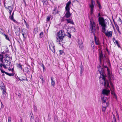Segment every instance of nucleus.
Instances as JSON below:
<instances>
[{
	"label": "nucleus",
	"mask_w": 122,
	"mask_h": 122,
	"mask_svg": "<svg viewBox=\"0 0 122 122\" xmlns=\"http://www.w3.org/2000/svg\"><path fill=\"white\" fill-rule=\"evenodd\" d=\"M49 48H50V49H53V50L54 51H55L54 46L53 45H51L50 44L49 45Z\"/></svg>",
	"instance_id": "obj_25"
},
{
	"label": "nucleus",
	"mask_w": 122,
	"mask_h": 122,
	"mask_svg": "<svg viewBox=\"0 0 122 122\" xmlns=\"http://www.w3.org/2000/svg\"><path fill=\"white\" fill-rule=\"evenodd\" d=\"M25 71L27 73L30 72V68H28L27 67H25Z\"/></svg>",
	"instance_id": "obj_26"
},
{
	"label": "nucleus",
	"mask_w": 122,
	"mask_h": 122,
	"mask_svg": "<svg viewBox=\"0 0 122 122\" xmlns=\"http://www.w3.org/2000/svg\"><path fill=\"white\" fill-rule=\"evenodd\" d=\"M41 66L42 67H43V69H44V66L43 64H42Z\"/></svg>",
	"instance_id": "obj_57"
},
{
	"label": "nucleus",
	"mask_w": 122,
	"mask_h": 122,
	"mask_svg": "<svg viewBox=\"0 0 122 122\" xmlns=\"http://www.w3.org/2000/svg\"><path fill=\"white\" fill-rule=\"evenodd\" d=\"M10 66L9 64H5V63L4 62H3V63H1L0 64V69H2V66L4 68L6 69L7 68V67H6L7 66Z\"/></svg>",
	"instance_id": "obj_10"
},
{
	"label": "nucleus",
	"mask_w": 122,
	"mask_h": 122,
	"mask_svg": "<svg viewBox=\"0 0 122 122\" xmlns=\"http://www.w3.org/2000/svg\"><path fill=\"white\" fill-rule=\"evenodd\" d=\"M118 22H119L120 23H119L120 24H121L122 23V20L120 18H119V19L118 20Z\"/></svg>",
	"instance_id": "obj_50"
},
{
	"label": "nucleus",
	"mask_w": 122,
	"mask_h": 122,
	"mask_svg": "<svg viewBox=\"0 0 122 122\" xmlns=\"http://www.w3.org/2000/svg\"><path fill=\"white\" fill-rule=\"evenodd\" d=\"M26 30L25 29H23L22 31V33H23L24 34L27 35V33L26 32Z\"/></svg>",
	"instance_id": "obj_36"
},
{
	"label": "nucleus",
	"mask_w": 122,
	"mask_h": 122,
	"mask_svg": "<svg viewBox=\"0 0 122 122\" xmlns=\"http://www.w3.org/2000/svg\"><path fill=\"white\" fill-rule=\"evenodd\" d=\"M6 8L8 9L9 11H12L13 9L12 7L11 6H9L8 8L6 7Z\"/></svg>",
	"instance_id": "obj_33"
},
{
	"label": "nucleus",
	"mask_w": 122,
	"mask_h": 122,
	"mask_svg": "<svg viewBox=\"0 0 122 122\" xmlns=\"http://www.w3.org/2000/svg\"><path fill=\"white\" fill-rule=\"evenodd\" d=\"M71 2L70 1H69L66 4V5L65 7V9H70L69 5L71 4Z\"/></svg>",
	"instance_id": "obj_16"
},
{
	"label": "nucleus",
	"mask_w": 122,
	"mask_h": 122,
	"mask_svg": "<svg viewBox=\"0 0 122 122\" xmlns=\"http://www.w3.org/2000/svg\"><path fill=\"white\" fill-rule=\"evenodd\" d=\"M5 56H6V57L5 58L4 60L5 61V62L6 63H7L9 62V66L10 65V64H11V62L10 61H9V60L10 59V58H9V57H8L9 55H8L6 54L5 55Z\"/></svg>",
	"instance_id": "obj_12"
},
{
	"label": "nucleus",
	"mask_w": 122,
	"mask_h": 122,
	"mask_svg": "<svg viewBox=\"0 0 122 122\" xmlns=\"http://www.w3.org/2000/svg\"><path fill=\"white\" fill-rule=\"evenodd\" d=\"M14 75V74L13 73H9L8 75L11 76H13Z\"/></svg>",
	"instance_id": "obj_45"
},
{
	"label": "nucleus",
	"mask_w": 122,
	"mask_h": 122,
	"mask_svg": "<svg viewBox=\"0 0 122 122\" xmlns=\"http://www.w3.org/2000/svg\"><path fill=\"white\" fill-rule=\"evenodd\" d=\"M98 21L99 24L102 26V31L108 37H111L112 36V32L111 31H107L106 33V28H107L106 24L105 23V21L103 17H99L98 18Z\"/></svg>",
	"instance_id": "obj_1"
},
{
	"label": "nucleus",
	"mask_w": 122,
	"mask_h": 122,
	"mask_svg": "<svg viewBox=\"0 0 122 122\" xmlns=\"http://www.w3.org/2000/svg\"><path fill=\"white\" fill-rule=\"evenodd\" d=\"M110 92V91L109 90L104 89L102 91V93L104 95L107 96L109 93Z\"/></svg>",
	"instance_id": "obj_11"
},
{
	"label": "nucleus",
	"mask_w": 122,
	"mask_h": 122,
	"mask_svg": "<svg viewBox=\"0 0 122 122\" xmlns=\"http://www.w3.org/2000/svg\"><path fill=\"white\" fill-rule=\"evenodd\" d=\"M66 21L68 23H70L73 25H74V24L72 20H71V19H66Z\"/></svg>",
	"instance_id": "obj_19"
},
{
	"label": "nucleus",
	"mask_w": 122,
	"mask_h": 122,
	"mask_svg": "<svg viewBox=\"0 0 122 122\" xmlns=\"http://www.w3.org/2000/svg\"><path fill=\"white\" fill-rule=\"evenodd\" d=\"M38 32V29L36 28H34L33 31V32L34 33L36 34Z\"/></svg>",
	"instance_id": "obj_34"
},
{
	"label": "nucleus",
	"mask_w": 122,
	"mask_h": 122,
	"mask_svg": "<svg viewBox=\"0 0 122 122\" xmlns=\"http://www.w3.org/2000/svg\"><path fill=\"white\" fill-rule=\"evenodd\" d=\"M92 33H93L94 36V40L96 44L97 45L99 44L98 40L96 36L95 35V30L97 28V27L96 26V25H95V23L94 22H93L92 20Z\"/></svg>",
	"instance_id": "obj_4"
},
{
	"label": "nucleus",
	"mask_w": 122,
	"mask_h": 122,
	"mask_svg": "<svg viewBox=\"0 0 122 122\" xmlns=\"http://www.w3.org/2000/svg\"><path fill=\"white\" fill-rule=\"evenodd\" d=\"M119 71L121 72H122V68H120L119 69Z\"/></svg>",
	"instance_id": "obj_56"
},
{
	"label": "nucleus",
	"mask_w": 122,
	"mask_h": 122,
	"mask_svg": "<svg viewBox=\"0 0 122 122\" xmlns=\"http://www.w3.org/2000/svg\"><path fill=\"white\" fill-rule=\"evenodd\" d=\"M104 67L105 68H107V70L108 72L107 75L109 80H112V78L113 79H114V76L112 75V73H111L107 67L106 66H104Z\"/></svg>",
	"instance_id": "obj_5"
},
{
	"label": "nucleus",
	"mask_w": 122,
	"mask_h": 122,
	"mask_svg": "<svg viewBox=\"0 0 122 122\" xmlns=\"http://www.w3.org/2000/svg\"><path fill=\"white\" fill-rule=\"evenodd\" d=\"M78 44L79 47L81 49L83 47V42L81 40L78 39Z\"/></svg>",
	"instance_id": "obj_8"
},
{
	"label": "nucleus",
	"mask_w": 122,
	"mask_h": 122,
	"mask_svg": "<svg viewBox=\"0 0 122 122\" xmlns=\"http://www.w3.org/2000/svg\"><path fill=\"white\" fill-rule=\"evenodd\" d=\"M0 70L1 71V72L2 73H5L7 75H8L9 73H7V72H5V71H3V69H0Z\"/></svg>",
	"instance_id": "obj_29"
},
{
	"label": "nucleus",
	"mask_w": 122,
	"mask_h": 122,
	"mask_svg": "<svg viewBox=\"0 0 122 122\" xmlns=\"http://www.w3.org/2000/svg\"><path fill=\"white\" fill-rule=\"evenodd\" d=\"M18 31L17 32H18L19 33L20 32V30L19 28H18Z\"/></svg>",
	"instance_id": "obj_58"
},
{
	"label": "nucleus",
	"mask_w": 122,
	"mask_h": 122,
	"mask_svg": "<svg viewBox=\"0 0 122 122\" xmlns=\"http://www.w3.org/2000/svg\"><path fill=\"white\" fill-rule=\"evenodd\" d=\"M35 121V122H39V118L38 117H36Z\"/></svg>",
	"instance_id": "obj_40"
},
{
	"label": "nucleus",
	"mask_w": 122,
	"mask_h": 122,
	"mask_svg": "<svg viewBox=\"0 0 122 122\" xmlns=\"http://www.w3.org/2000/svg\"><path fill=\"white\" fill-rule=\"evenodd\" d=\"M12 11H10L9 13L10 15H11V12H12Z\"/></svg>",
	"instance_id": "obj_60"
},
{
	"label": "nucleus",
	"mask_w": 122,
	"mask_h": 122,
	"mask_svg": "<svg viewBox=\"0 0 122 122\" xmlns=\"http://www.w3.org/2000/svg\"><path fill=\"white\" fill-rule=\"evenodd\" d=\"M14 11L13 12V13H12L11 15L9 17L10 19L13 20L14 22H15L16 21V20H15L13 18V15L14 14Z\"/></svg>",
	"instance_id": "obj_20"
},
{
	"label": "nucleus",
	"mask_w": 122,
	"mask_h": 122,
	"mask_svg": "<svg viewBox=\"0 0 122 122\" xmlns=\"http://www.w3.org/2000/svg\"><path fill=\"white\" fill-rule=\"evenodd\" d=\"M18 122H22L21 119L20 118L19 120H18Z\"/></svg>",
	"instance_id": "obj_55"
},
{
	"label": "nucleus",
	"mask_w": 122,
	"mask_h": 122,
	"mask_svg": "<svg viewBox=\"0 0 122 122\" xmlns=\"http://www.w3.org/2000/svg\"><path fill=\"white\" fill-rule=\"evenodd\" d=\"M0 87H1V91L5 89V87L3 83L1 81H0Z\"/></svg>",
	"instance_id": "obj_14"
},
{
	"label": "nucleus",
	"mask_w": 122,
	"mask_h": 122,
	"mask_svg": "<svg viewBox=\"0 0 122 122\" xmlns=\"http://www.w3.org/2000/svg\"><path fill=\"white\" fill-rule=\"evenodd\" d=\"M58 121V118L56 116H55L54 117V121L55 122H57Z\"/></svg>",
	"instance_id": "obj_39"
},
{
	"label": "nucleus",
	"mask_w": 122,
	"mask_h": 122,
	"mask_svg": "<svg viewBox=\"0 0 122 122\" xmlns=\"http://www.w3.org/2000/svg\"><path fill=\"white\" fill-rule=\"evenodd\" d=\"M40 78L42 80V81H43L44 80L43 77L42 76L40 75Z\"/></svg>",
	"instance_id": "obj_49"
},
{
	"label": "nucleus",
	"mask_w": 122,
	"mask_h": 122,
	"mask_svg": "<svg viewBox=\"0 0 122 122\" xmlns=\"http://www.w3.org/2000/svg\"><path fill=\"white\" fill-rule=\"evenodd\" d=\"M97 6L99 7L100 9H101L102 8V7L99 2L98 1H97Z\"/></svg>",
	"instance_id": "obj_32"
},
{
	"label": "nucleus",
	"mask_w": 122,
	"mask_h": 122,
	"mask_svg": "<svg viewBox=\"0 0 122 122\" xmlns=\"http://www.w3.org/2000/svg\"><path fill=\"white\" fill-rule=\"evenodd\" d=\"M30 121L31 122H33L34 120V117L32 113H30Z\"/></svg>",
	"instance_id": "obj_15"
},
{
	"label": "nucleus",
	"mask_w": 122,
	"mask_h": 122,
	"mask_svg": "<svg viewBox=\"0 0 122 122\" xmlns=\"http://www.w3.org/2000/svg\"><path fill=\"white\" fill-rule=\"evenodd\" d=\"M100 13H98V16H99L100 15Z\"/></svg>",
	"instance_id": "obj_64"
},
{
	"label": "nucleus",
	"mask_w": 122,
	"mask_h": 122,
	"mask_svg": "<svg viewBox=\"0 0 122 122\" xmlns=\"http://www.w3.org/2000/svg\"><path fill=\"white\" fill-rule=\"evenodd\" d=\"M16 65L17 67L18 68L21 69V70H23L24 71V69L22 67V66H23V65H21L20 64H16Z\"/></svg>",
	"instance_id": "obj_18"
},
{
	"label": "nucleus",
	"mask_w": 122,
	"mask_h": 122,
	"mask_svg": "<svg viewBox=\"0 0 122 122\" xmlns=\"http://www.w3.org/2000/svg\"><path fill=\"white\" fill-rule=\"evenodd\" d=\"M42 1L44 5H46L47 3V0H42Z\"/></svg>",
	"instance_id": "obj_28"
},
{
	"label": "nucleus",
	"mask_w": 122,
	"mask_h": 122,
	"mask_svg": "<svg viewBox=\"0 0 122 122\" xmlns=\"http://www.w3.org/2000/svg\"><path fill=\"white\" fill-rule=\"evenodd\" d=\"M59 52L60 53V55H63V54H64V52L62 50H60L59 51Z\"/></svg>",
	"instance_id": "obj_42"
},
{
	"label": "nucleus",
	"mask_w": 122,
	"mask_h": 122,
	"mask_svg": "<svg viewBox=\"0 0 122 122\" xmlns=\"http://www.w3.org/2000/svg\"><path fill=\"white\" fill-rule=\"evenodd\" d=\"M68 35H67V36L69 37V38H71V34L69 33H68Z\"/></svg>",
	"instance_id": "obj_47"
},
{
	"label": "nucleus",
	"mask_w": 122,
	"mask_h": 122,
	"mask_svg": "<svg viewBox=\"0 0 122 122\" xmlns=\"http://www.w3.org/2000/svg\"><path fill=\"white\" fill-rule=\"evenodd\" d=\"M109 83L110 85H111L112 88H111V94L115 96H116V95L115 93L113 91L114 90V88L113 85L112 83V82L111 81V80L109 81Z\"/></svg>",
	"instance_id": "obj_9"
},
{
	"label": "nucleus",
	"mask_w": 122,
	"mask_h": 122,
	"mask_svg": "<svg viewBox=\"0 0 122 122\" xmlns=\"http://www.w3.org/2000/svg\"><path fill=\"white\" fill-rule=\"evenodd\" d=\"M101 66L99 65V66L98 71L101 75L102 76V79L104 81L103 83H102V84L105 87L107 86V87H109V81L106 80L104 77L105 73L103 68L101 67Z\"/></svg>",
	"instance_id": "obj_2"
},
{
	"label": "nucleus",
	"mask_w": 122,
	"mask_h": 122,
	"mask_svg": "<svg viewBox=\"0 0 122 122\" xmlns=\"http://www.w3.org/2000/svg\"><path fill=\"white\" fill-rule=\"evenodd\" d=\"M64 31L61 30L59 31L58 33V37H56V41L57 42H59V43L61 45H63V44H61V42L64 43L65 41H64Z\"/></svg>",
	"instance_id": "obj_3"
},
{
	"label": "nucleus",
	"mask_w": 122,
	"mask_h": 122,
	"mask_svg": "<svg viewBox=\"0 0 122 122\" xmlns=\"http://www.w3.org/2000/svg\"><path fill=\"white\" fill-rule=\"evenodd\" d=\"M90 24L89 31L90 33H92V19H90Z\"/></svg>",
	"instance_id": "obj_21"
},
{
	"label": "nucleus",
	"mask_w": 122,
	"mask_h": 122,
	"mask_svg": "<svg viewBox=\"0 0 122 122\" xmlns=\"http://www.w3.org/2000/svg\"><path fill=\"white\" fill-rule=\"evenodd\" d=\"M114 42V43H116V44H118V41L116 40H113V41Z\"/></svg>",
	"instance_id": "obj_52"
},
{
	"label": "nucleus",
	"mask_w": 122,
	"mask_h": 122,
	"mask_svg": "<svg viewBox=\"0 0 122 122\" xmlns=\"http://www.w3.org/2000/svg\"><path fill=\"white\" fill-rule=\"evenodd\" d=\"M102 100L103 102V103H105L106 102V97H102Z\"/></svg>",
	"instance_id": "obj_30"
},
{
	"label": "nucleus",
	"mask_w": 122,
	"mask_h": 122,
	"mask_svg": "<svg viewBox=\"0 0 122 122\" xmlns=\"http://www.w3.org/2000/svg\"><path fill=\"white\" fill-rule=\"evenodd\" d=\"M107 107H102V111L103 112H105L106 110V108L108 105V102L106 103Z\"/></svg>",
	"instance_id": "obj_24"
},
{
	"label": "nucleus",
	"mask_w": 122,
	"mask_h": 122,
	"mask_svg": "<svg viewBox=\"0 0 122 122\" xmlns=\"http://www.w3.org/2000/svg\"><path fill=\"white\" fill-rule=\"evenodd\" d=\"M118 32H119V33H120V31H119V29H118Z\"/></svg>",
	"instance_id": "obj_61"
},
{
	"label": "nucleus",
	"mask_w": 122,
	"mask_h": 122,
	"mask_svg": "<svg viewBox=\"0 0 122 122\" xmlns=\"http://www.w3.org/2000/svg\"><path fill=\"white\" fill-rule=\"evenodd\" d=\"M11 118L10 116L8 117V122H11Z\"/></svg>",
	"instance_id": "obj_48"
},
{
	"label": "nucleus",
	"mask_w": 122,
	"mask_h": 122,
	"mask_svg": "<svg viewBox=\"0 0 122 122\" xmlns=\"http://www.w3.org/2000/svg\"><path fill=\"white\" fill-rule=\"evenodd\" d=\"M24 20L25 24L26 27L28 29L29 28V25L28 24L26 23V21H25V20L24 19Z\"/></svg>",
	"instance_id": "obj_38"
},
{
	"label": "nucleus",
	"mask_w": 122,
	"mask_h": 122,
	"mask_svg": "<svg viewBox=\"0 0 122 122\" xmlns=\"http://www.w3.org/2000/svg\"><path fill=\"white\" fill-rule=\"evenodd\" d=\"M2 34L5 36L6 39L7 40H8V41H10V40L9 39V36H8V35L5 34H3V33H2Z\"/></svg>",
	"instance_id": "obj_22"
},
{
	"label": "nucleus",
	"mask_w": 122,
	"mask_h": 122,
	"mask_svg": "<svg viewBox=\"0 0 122 122\" xmlns=\"http://www.w3.org/2000/svg\"><path fill=\"white\" fill-rule=\"evenodd\" d=\"M22 34L24 38H26V37L27 35L24 34L23 33H22Z\"/></svg>",
	"instance_id": "obj_41"
},
{
	"label": "nucleus",
	"mask_w": 122,
	"mask_h": 122,
	"mask_svg": "<svg viewBox=\"0 0 122 122\" xmlns=\"http://www.w3.org/2000/svg\"><path fill=\"white\" fill-rule=\"evenodd\" d=\"M16 94L19 96V97H21V95L20 93L19 92H17L16 93Z\"/></svg>",
	"instance_id": "obj_46"
},
{
	"label": "nucleus",
	"mask_w": 122,
	"mask_h": 122,
	"mask_svg": "<svg viewBox=\"0 0 122 122\" xmlns=\"http://www.w3.org/2000/svg\"><path fill=\"white\" fill-rule=\"evenodd\" d=\"M40 37V38H42L43 36V32H41L39 34Z\"/></svg>",
	"instance_id": "obj_35"
},
{
	"label": "nucleus",
	"mask_w": 122,
	"mask_h": 122,
	"mask_svg": "<svg viewBox=\"0 0 122 122\" xmlns=\"http://www.w3.org/2000/svg\"><path fill=\"white\" fill-rule=\"evenodd\" d=\"M51 18V16H48L47 17L46 21L47 22L49 21Z\"/></svg>",
	"instance_id": "obj_37"
},
{
	"label": "nucleus",
	"mask_w": 122,
	"mask_h": 122,
	"mask_svg": "<svg viewBox=\"0 0 122 122\" xmlns=\"http://www.w3.org/2000/svg\"><path fill=\"white\" fill-rule=\"evenodd\" d=\"M34 111H36L37 110V109H36V107L35 106L34 107Z\"/></svg>",
	"instance_id": "obj_54"
},
{
	"label": "nucleus",
	"mask_w": 122,
	"mask_h": 122,
	"mask_svg": "<svg viewBox=\"0 0 122 122\" xmlns=\"http://www.w3.org/2000/svg\"><path fill=\"white\" fill-rule=\"evenodd\" d=\"M90 10V14H92V4L89 5Z\"/></svg>",
	"instance_id": "obj_44"
},
{
	"label": "nucleus",
	"mask_w": 122,
	"mask_h": 122,
	"mask_svg": "<svg viewBox=\"0 0 122 122\" xmlns=\"http://www.w3.org/2000/svg\"><path fill=\"white\" fill-rule=\"evenodd\" d=\"M2 97L3 98H5L6 97V94H7V93L6 92V90H3L2 91Z\"/></svg>",
	"instance_id": "obj_13"
},
{
	"label": "nucleus",
	"mask_w": 122,
	"mask_h": 122,
	"mask_svg": "<svg viewBox=\"0 0 122 122\" xmlns=\"http://www.w3.org/2000/svg\"><path fill=\"white\" fill-rule=\"evenodd\" d=\"M2 76H5V74H2Z\"/></svg>",
	"instance_id": "obj_63"
},
{
	"label": "nucleus",
	"mask_w": 122,
	"mask_h": 122,
	"mask_svg": "<svg viewBox=\"0 0 122 122\" xmlns=\"http://www.w3.org/2000/svg\"><path fill=\"white\" fill-rule=\"evenodd\" d=\"M5 0H4V6H5Z\"/></svg>",
	"instance_id": "obj_62"
},
{
	"label": "nucleus",
	"mask_w": 122,
	"mask_h": 122,
	"mask_svg": "<svg viewBox=\"0 0 122 122\" xmlns=\"http://www.w3.org/2000/svg\"><path fill=\"white\" fill-rule=\"evenodd\" d=\"M117 44V46H118V47H120V46L119 45L118 43V44Z\"/></svg>",
	"instance_id": "obj_59"
},
{
	"label": "nucleus",
	"mask_w": 122,
	"mask_h": 122,
	"mask_svg": "<svg viewBox=\"0 0 122 122\" xmlns=\"http://www.w3.org/2000/svg\"><path fill=\"white\" fill-rule=\"evenodd\" d=\"M54 78L53 77H51V86L54 87L55 84V81L53 80Z\"/></svg>",
	"instance_id": "obj_17"
},
{
	"label": "nucleus",
	"mask_w": 122,
	"mask_h": 122,
	"mask_svg": "<svg viewBox=\"0 0 122 122\" xmlns=\"http://www.w3.org/2000/svg\"><path fill=\"white\" fill-rule=\"evenodd\" d=\"M93 0H92V12L93 11V8L94 7V5L93 4Z\"/></svg>",
	"instance_id": "obj_43"
},
{
	"label": "nucleus",
	"mask_w": 122,
	"mask_h": 122,
	"mask_svg": "<svg viewBox=\"0 0 122 122\" xmlns=\"http://www.w3.org/2000/svg\"><path fill=\"white\" fill-rule=\"evenodd\" d=\"M71 29L73 30V32H74L75 31V28H74V27H71Z\"/></svg>",
	"instance_id": "obj_51"
},
{
	"label": "nucleus",
	"mask_w": 122,
	"mask_h": 122,
	"mask_svg": "<svg viewBox=\"0 0 122 122\" xmlns=\"http://www.w3.org/2000/svg\"><path fill=\"white\" fill-rule=\"evenodd\" d=\"M106 59L107 60V59L105 55L103 56L102 53H101L99 55V61L100 63L101 62L102 60H103V62H105V60Z\"/></svg>",
	"instance_id": "obj_6"
},
{
	"label": "nucleus",
	"mask_w": 122,
	"mask_h": 122,
	"mask_svg": "<svg viewBox=\"0 0 122 122\" xmlns=\"http://www.w3.org/2000/svg\"><path fill=\"white\" fill-rule=\"evenodd\" d=\"M4 57L3 56L1 55L0 54V61L2 63H3V58H4Z\"/></svg>",
	"instance_id": "obj_23"
},
{
	"label": "nucleus",
	"mask_w": 122,
	"mask_h": 122,
	"mask_svg": "<svg viewBox=\"0 0 122 122\" xmlns=\"http://www.w3.org/2000/svg\"><path fill=\"white\" fill-rule=\"evenodd\" d=\"M81 67V72L80 73V75L81 76H82V73L83 72V68L82 66H80Z\"/></svg>",
	"instance_id": "obj_27"
},
{
	"label": "nucleus",
	"mask_w": 122,
	"mask_h": 122,
	"mask_svg": "<svg viewBox=\"0 0 122 122\" xmlns=\"http://www.w3.org/2000/svg\"><path fill=\"white\" fill-rule=\"evenodd\" d=\"M65 10L66 13L65 15L66 18H68L70 17L71 15V14L70 12V9H65Z\"/></svg>",
	"instance_id": "obj_7"
},
{
	"label": "nucleus",
	"mask_w": 122,
	"mask_h": 122,
	"mask_svg": "<svg viewBox=\"0 0 122 122\" xmlns=\"http://www.w3.org/2000/svg\"><path fill=\"white\" fill-rule=\"evenodd\" d=\"M19 80L20 81H23V80L25 81V80L24 79L22 78L21 79H20V78H19Z\"/></svg>",
	"instance_id": "obj_53"
},
{
	"label": "nucleus",
	"mask_w": 122,
	"mask_h": 122,
	"mask_svg": "<svg viewBox=\"0 0 122 122\" xmlns=\"http://www.w3.org/2000/svg\"><path fill=\"white\" fill-rule=\"evenodd\" d=\"M6 50L4 51L2 53V54H6V53H8V50H7V49L6 48Z\"/></svg>",
	"instance_id": "obj_31"
}]
</instances>
